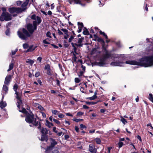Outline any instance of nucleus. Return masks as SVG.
<instances>
[{"label":"nucleus","instance_id":"nucleus-1","mask_svg":"<svg viewBox=\"0 0 153 153\" xmlns=\"http://www.w3.org/2000/svg\"><path fill=\"white\" fill-rule=\"evenodd\" d=\"M16 99L17 100V107L19 108V111L24 113L26 114V117L25 118L26 122L28 123H32L34 125H36L38 123L36 122V119L34 117V115L32 113L30 114L27 113V111L26 110L23 108L22 109H20V108H22L23 103L21 100V96H16Z\"/></svg>","mask_w":153,"mask_h":153},{"label":"nucleus","instance_id":"nucleus-2","mask_svg":"<svg viewBox=\"0 0 153 153\" xmlns=\"http://www.w3.org/2000/svg\"><path fill=\"white\" fill-rule=\"evenodd\" d=\"M31 19H32L34 20L35 21L33 22V25L31 24H28L27 25V29L30 33H32L34 30L36 29V23L39 24L41 22V18L38 16H36L35 15H33L31 17Z\"/></svg>","mask_w":153,"mask_h":153},{"label":"nucleus","instance_id":"nucleus-3","mask_svg":"<svg viewBox=\"0 0 153 153\" xmlns=\"http://www.w3.org/2000/svg\"><path fill=\"white\" fill-rule=\"evenodd\" d=\"M51 145V146L48 147L46 150V151L48 152H50L51 150H52V153H59V151L58 150V148H57L53 147L55 145L57 144V142L53 139H50Z\"/></svg>","mask_w":153,"mask_h":153},{"label":"nucleus","instance_id":"nucleus-4","mask_svg":"<svg viewBox=\"0 0 153 153\" xmlns=\"http://www.w3.org/2000/svg\"><path fill=\"white\" fill-rule=\"evenodd\" d=\"M11 19V15L7 12H3L0 16V20L1 21H10Z\"/></svg>","mask_w":153,"mask_h":153},{"label":"nucleus","instance_id":"nucleus-5","mask_svg":"<svg viewBox=\"0 0 153 153\" xmlns=\"http://www.w3.org/2000/svg\"><path fill=\"white\" fill-rule=\"evenodd\" d=\"M22 31L23 33H21L19 31H18V34L19 38L22 39H26L27 37L30 36L27 31L24 28L22 29Z\"/></svg>","mask_w":153,"mask_h":153},{"label":"nucleus","instance_id":"nucleus-6","mask_svg":"<svg viewBox=\"0 0 153 153\" xmlns=\"http://www.w3.org/2000/svg\"><path fill=\"white\" fill-rule=\"evenodd\" d=\"M24 10L21 8L16 7H11L8 9L9 11L11 13H19Z\"/></svg>","mask_w":153,"mask_h":153},{"label":"nucleus","instance_id":"nucleus-7","mask_svg":"<svg viewBox=\"0 0 153 153\" xmlns=\"http://www.w3.org/2000/svg\"><path fill=\"white\" fill-rule=\"evenodd\" d=\"M68 2L71 4L74 3L75 4H81L82 6H84V4H83L82 1L80 0H68Z\"/></svg>","mask_w":153,"mask_h":153},{"label":"nucleus","instance_id":"nucleus-8","mask_svg":"<svg viewBox=\"0 0 153 153\" xmlns=\"http://www.w3.org/2000/svg\"><path fill=\"white\" fill-rule=\"evenodd\" d=\"M89 151L91 153H96V149L95 148L94 146L92 144L89 145Z\"/></svg>","mask_w":153,"mask_h":153},{"label":"nucleus","instance_id":"nucleus-9","mask_svg":"<svg viewBox=\"0 0 153 153\" xmlns=\"http://www.w3.org/2000/svg\"><path fill=\"white\" fill-rule=\"evenodd\" d=\"M83 40V38H79L78 41V44H76L75 45L79 47H81L82 46L83 44L82 42Z\"/></svg>","mask_w":153,"mask_h":153},{"label":"nucleus","instance_id":"nucleus-10","mask_svg":"<svg viewBox=\"0 0 153 153\" xmlns=\"http://www.w3.org/2000/svg\"><path fill=\"white\" fill-rule=\"evenodd\" d=\"M4 97H2L1 101L0 102V107L2 108L6 106L7 104L5 102H3V99Z\"/></svg>","mask_w":153,"mask_h":153},{"label":"nucleus","instance_id":"nucleus-11","mask_svg":"<svg viewBox=\"0 0 153 153\" xmlns=\"http://www.w3.org/2000/svg\"><path fill=\"white\" fill-rule=\"evenodd\" d=\"M36 48V47H33V45L29 46L28 49L25 52H32L34 51Z\"/></svg>","mask_w":153,"mask_h":153},{"label":"nucleus","instance_id":"nucleus-12","mask_svg":"<svg viewBox=\"0 0 153 153\" xmlns=\"http://www.w3.org/2000/svg\"><path fill=\"white\" fill-rule=\"evenodd\" d=\"M10 79L11 76L10 75L7 76L5 79L4 83L6 84H8L10 82Z\"/></svg>","mask_w":153,"mask_h":153},{"label":"nucleus","instance_id":"nucleus-13","mask_svg":"<svg viewBox=\"0 0 153 153\" xmlns=\"http://www.w3.org/2000/svg\"><path fill=\"white\" fill-rule=\"evenodd\" d=\"M45 125L49 128L53 126V124L52 123L49 122L47 120H46Z\"/></svg>","mask_w":153,"mask_h":153},{"label":"nucleus","instance_id":"nucleus-14","mask_svg":"<svg viewBox=\"0 0 153 153\" xmlns=\"http://www.w3.org/2000/svg\"><path fill=\"white\" fill-rule=\"evenodd\" d=\"M40 140L42 141H47L48 140V138L47 136L46 135H42Z\"/></svg>","mask_w":153,"mask_h":153},{"label":"nucleus","instance_id":"nucleus-15","mask_svg":"<svg viewBox=\"0 0 153 153\" xmlns=\"http://www.w3.org/2000/svg\"><path fill=\"white\" fill-rule=\"evenodd\" d=\"M120 117L121 118L120 121L124 124L125 125L127 123V122L126 119H124L122 116H120Z\"/></svg>","mask_w":153,"mask_h":153},{"label":"nucleus","instance_id":"nucleus-16","mask_svg":"<svg viewBox=\"0 0 153 153\" xmlns=\"http://www.w3.org/2000/svg\"><path fill=\"white\" fill-rule=\"evenodd\" d=\"M41 133L45 134H47L48 131L47 129L45 128H42L41 130Z\"/></svg>","mask_w":153,"mask_h":153},{"label":"nucleus","instance_id":"nucleus-17","mask_svg":"<svg viewBox=\"0 0 153 153\" xmlns=\"http://www.w3.org/2000/svg\"><path fill=\"white\" fill-rule=\"evenodd\" d=\"M100 34L104 36L106 39H108V36L104 32H102L101 31H100ZM106 41L107 42H109V40H107Z\"/></svg>","mask_w":153,"mask_h":153},{"label":"nucleus","instance_id":"nucleus-18","mask_svg":"<svg viewBox=\"0 0 153 153\" xmlns=\"http://www.w3.org/2000/svg\"><path fill=\"white\" fill-rule=\"evenodd\" d=\"M14 66V64L13 63H11L9 65V68L7 70V71H9L10 70H11L13 68Z\"/></svg>","mask_w":153,"mask_h":153},{"label":"nucleus","instance_id":"nucleus-19","mask_svg":"<svg viewBox=\"0 0 153 153\" xmlns=\"http://www.w3.org/2000/svg\"><path fill=\"white\" fill-rule=\"evenodd\" d=\"M105 64L104 61H100L98 63V65L100 66H103Z\"/></svg>","mask_w":153,"mask_h":153},{"label":"nucleus","instance_id":"nucleus-20","mask_svg":"<svg viewBox=\"0 0 153 153\" xmlns=\"http://www.w3.org/2000/svg\"><path fill=\"white\" fill-rule=\"evenodd\" d=\"M28 3V1H26L22 5V7L23 8L25 7L27 5Z\"/></svg>","mask_w":153,"mask_h":153},{"label":"nucleus","instance_id":"nucleus-21","mask_svg":"<svg viewBox=\"0 0 153 153\" xmlns=\"http://www.w3.org/2000/svg\"><path fill=\"white\" fill-rule=\"evenodd\" d=\"M17 88H18V86H17V85H16V84H15L14 85V86H13V89L14 90V91H15V94L16 95L18 94H17L18 93H17V92L16 91L17 89Z\"/></svg>","mask_w":153,"mask_h":153},{"label":"nucleus","instance_id":"nucleus-22","mask_svg":"<svg viewBox=\"0 0 153 153\" xmlns=\"http://www.w3.org/2000/svg\"><path fill=\"white\" fill-rule=\"evenodd\" d=\"M3 90L6 92L8 90V87L5 85H4L3 87Z\"/></svg>","mask_w":153,"mask_h":153},{"label":"nucleus","instance_id":"nucleus-23","mask_svg":"<svg viewBox=\"0 0 153 153\" xmlns=\"http://www.w3.org/2000/svg\"><path fill=\"white\" fill-rule=\"evenodd\" d=\"M95 141L97 144H100L101 143V140L99 138H96L95 139Z\"/></svg>","mask_w":153,"mask_h":153},{"label":"nucleus","instance_id":"nucleus-24","mask_svg":"<svg viewBox=\"0 0 153 153\" xmlns=\"http://www.w3.org/2000/svg\"><path fill=\"white\" fill-rule=\"evenodd\" d=\"M34 61L32 60L28 59L26 61V62L27 63H29L31 65H32L34 63Z\"/></svg>","mask_w":153,"mask_h":153},{"label":"nucleus","instance_id":"nucleus-25","mask_svg":"<svg viewBox=\"0 0 153 153\" xmlns=\"http://www.w3.org/2000/svg\"><path fill=\"white\" fill-rule=\"evenodd\" d=\"M29 45L27 43H25L23 45V47L25 49H28L29 47Z\"/></svg>","mask_w":153,"mask_h":153},{"label":"nucleus","instance_id":"nucleus-26","mask_svg":"<svg viewBox=\"0 0 153 153\" xmlns=\"http://www.w3.org/2000/svg\"><path fill=\"white\" fill-rule=\"evenodd\" d=\"M52 112L53 114L55 115H57L59 113V112L58 111L55 110H52Z\"/></svg>","mask_w":153,"mask_h":153},{"label":"nucleus","instance_id":"nucleus-27","mask_svg":"<svg viewBox=\"0 0 153 153\" xmlns=\"http://www.w3.org/2000/svg\"><path fill=\"white\" fill-rule=\"evenodd\" d=\"M53 72L51 70V69L47 71V74L48 75L51 76L52 75Z\"/></svg>","mask_w":153,"mask_h":153},{"label":"nucleus","instance_id":"nucleus-28","mask_svg":"<svg viewBox=\"0 0 153 153\" xmlns=\"http://www.w3.org/2000/svg\"><path fill=\"white\" fill-rule=\"evenodd\" d=\"M97 98V96H92L91 97H88L87 98L88 99H90L91 100H94Z\"/></svg>","mask_w":153,"mask_h":153},{"label":"nucleus","instance_id":"nucleus-29","mask_svg":"<svg viewBox=\"0 0 153 153\" xmlns=\"http://www.w3.org/2000/svg\"><path fill=\"white\" fill-rule=\"evenodd\" d=\"M53 122H54L55 123H56L57 124H58V125L60 124V123L59 121H58L56 119H53Z\"/></svg>","mask_w":153,"mask_h":153},{"label":"nucleus","instance_id":"nucleus-30","mask_svg":"<svg viewBox=\"0 0 153 153\" xmlns=\"http://www.w3.org/2000/svg\"><path fill=\"white\" fill-rule=\"evenodd\" d=\"M45 69L47 71L50 69V67L49 65H47L45 67Z\"/></svg>","mask_w":153,"mask_h":153},{"label":"nucleus","instance_id":"nucleus-31","mask_svg":"<svg viewBox=\"0 0 153 153\" xmlns=\"http://www.w3.org/2000/svg\"><path fill=\"white\" fill-rule=\"evenodd\" d=\"M74 80L75 82L76 83H78L81 81L78 78H75Z\"/></svg>","mask_w":153,"mask_h":153},{"label":"nucleus","instance_id":"nucleus-32","mask_svg":"<svg viewBox=\"0 0 153 153\" xmlns=\"http://www.w3.org/2000/svg\"><path fill=\"white\" fill-rule=\"evenodd\" d=\"M61 30L64 32L65 34L68 33V31L66 29L62 28L61 29Z\"/></svg>","mask_w":153,"mask_h":153},{"label":"nucleus","instance_id":"nucleus-33","mask_svg":"<svg viewBox=\"0 0 153 153\" xmlns=\"http://www.w3.org/2000/svg\"><path fill=\"white\" fill-rule=\"evenodd\" d=\"M80 127L81 129H83L84 128H86V127L84 125L82 124H80Z\"/></svg>","mask_w":153,"mask_h":153},{"label":"nucleus","instance_id":"nucleus-34","mask_svg":"<svg viewBox=\"0 0 153 153\" xmlns=\"http://www.w3.org/2000/svg\"><path fill=\"white\" fill-rule=\"evenodd\" d=\"M37 108H39V110L42 111H43L44 110V108L40 105H39V107H38Z\"/></svg>","mask_w":153,"mask_h":153},{"label":"nucleus","instance_id":"nucleus-35","mask_svg":"<svg viewBox=\"0 0 153 153\" xmlns=\"http://www.w3.org/2000/svg\"><path fill=\"white\" fill-rule=\"evenodd\" d=\"M123 145V143L122 142L120 141L118 143V145L119 148H120Z\"/></svg>","mask_w":153,"mask_h":153},{"label":"nucleus","instance_id":"nucleus-36","mask_svg":"<svg viewBox=\"0 0 153 153\" xmlns=\"http://www.w3.org/2000/svg\"><path fill=\"white\" fill-rule=\"evenodd\" d=\"M51 33L50 32H48L46 33V36L47 37L51 38Z\"/></svg>","mask_w":153,"mask_h":153},{"label":"nucleus","instance_id":"nucleus-37","mask_svg":"<svg viewBox=\"0 0 153 153\" xmlns=\"http://www.w3.org/2000/svg\"><path fill=\"white\" fill-rule=\"evenodd\" d=\"M78 25H80V27H79V28H80L81 29L82 27H83V24L82 22H78Z\"/></svg>","mask_w":153,"mask_h":153},{"label":"nucleus","instance_id":"nucleus-38","mask_svg":"<svg viewBox=\"0 0 153 153\" xmlns=\"http://www.w3.org/2000/svg\"><path fill=\"white\" fill-rule=\"evenodd\" d=\"M58 116L59 118H63L64 117V115L63 114H60L58 115Z\"/></svg>","mask_w":153,"mask_h":153},{"label":"nucleus","instance_id":"nucleus-39","mask_svg":"<svg viewBox=\"0 0 153 153\" xmlns=\"http://www.w3.org/2000/svg\"><path fill=\"white\" fill-rule=\"evenodd\" d=\"M33 105L34 106L36 107L37 108H38V107H39V105L38 103H33Z\"/></svg>","mask_w":153,"mask_h":153},{"label":"nucleus","instance_id":"nucleus-40","mask_svg":"<svg viewBox=\"0 0 153 153\" xmlns=\"http://www.w3.org/2000/svg\"><path fill=\"white\" fill-rule=\"evenodd\" d=\"M83 113L82 112H79L77 114V116H81L83 114Z\"/></svg>","mask_w":153,"mask_h":153},{"label":"nucleus","instance_id":"nucleus-41","mask_svg":"<svg viewBox=\"0 0 153 153\" xmlns=\"http://www.w3.org/2000/svg\"><path fill=\"white\" fill-rule=\"evenodd\" d=\"M69 35L68 34V33L67 34H65L64 36V38L65 39H67Z\"/></svg>","mask_w":153,"mask_h":153},{"label":"nucleus","instance_id":"nucleus-42","mask_svg":"<svg viewBox=\"0 0 153 153\" xmlns=\"http://www.w3.org/2000/svg\"><path fill=\"white\" fill-rule=\"evenodd\" d=\"M83 33L84 35H88L89 33L88 31L87 30L84 31Z\"/></svg>","mask_w":153,"mask_h":153},{"label":"nucleus","instance_id":"nucleus-43","mask_svg":"<svg viewBox=\"0 0 153 153\" xmlns=\"http://www.w3.org/2000/svg\"><path fill=\"white\" fill-rule=\"evenodd\" d=\"M74 37L73 36H71L69 39V42H71L72 39L74 38Z\"/></svg>","mask_w":153,"mask_h":153},{"label":"nucleus","instance_id":"nucleus-44","mask_svg":"<svg viewBox=\"0 0 153 153\" xmlns=\"http://www.w3.org/2000/svg\"><path fill=\"white\" fill-rule=\"evenodd\" d=\"M17 51V49H15L14 51H12V53L13 55H14L15 54L16 52Z\"/></svg>","mask_w":153,"mask_h":153},{"label":"nucleus","instance_id":"nucleus-45","mask_svg":"<svg viewBox=\"0 0 153 153\" xmlns=\"http://www.w3.org/2000/svg\"><path fill=\"white\" fill-rule=\"evenodd\" d=\"M148 98L153 103V96H149Z\"/></svg>","mask_w":153,"mask_h":153},{"label":"nucleus","instance_id":"nucleus-46","mask_svg":"<svg viewBox=\"0 0 153 153\" xmlns=\"http://www.w3.org/2000/svg\"><path fill=\"white\" fill-rule=\"evenodd\" d=\"M21 1H17L16 2V4L18 6H20L21 4Z\"/></svg>","mask_w":153,"mask_h":153},{"label":"nucleus","instance_id":"nucleus-47","mask_svg":"<svg viewBox=\"0 0 153 153\" xmlns=\"http://www.w3.org/2000/svg\"><path fill=\"white\" fill-rule=\"evenodd\" d=\"M43 42L45 44H49V43L47 41V39H45L43 40Z\"/></svg>","mask_w":153,"mask_h":153},{"label":"nucleus","instance_id":"nucleus-48","mask_svg":"<svg viewBox=\"0 0 153 153\" xmlns=\"http://www.w3.org/2000/svg\"><path fill=\"white\" fill-rule=\"evenodd\" d=\"M40 75V73L39 72H37L35 74V76L36 77H38Z\"/></svg>","mask_w":153,"mask_h":153},{"label":"nucleus","instance_id":"nucleus-49","mask_svg":"<svg viewBox=\"0 0 153 153\" xmlns=\"http://www.w3.org/2000/svg\"><path fill=\"white\" fill-rule=\"evenodd\" d=\"M73 120L76 122H78L80 121L79 119L74 118L73 119Z\"/></svg>","mask_w":153,"mask_h":153},{"label":"nucleus","instance_id":"nucleus-50","mask_svg":"<svg viewBox=\"0 0 153 153\" xmlns=\"http://www.w3.org/2000/svg\"><path fill=\"white\" fill-rule=\"evenodd\" d=\"M73 59L74 61H76V57L75 55L74 54V57Z\"/></svg>","mask_w":153,"mask_h":153},{"label":"nucleus","instance_id":"nucleus-51","mask_svg":"<svg viewBox=\"0 0 153 153\" xmlns=\"http://www.w3.org/2000/svg\"><path fill=\"white\" fill-rule=\"evenodd\" d=\"M137 138L140 141H142V139H141V137H140V136L138 135L137 136Z\"/></svg>","mask_w":153,"mask_h":153},{"label":"nucleus","instance_id":"nucleus-52","mask_svg":"<svg viewBox=\"0 0 153 153\" xmlns=\"http://www.w3.org/2000/svg\"><path fill=\"white\" fill-rule=\"evenodd\" d=\"M41 113L42 114V116H43V117L44 118H45L46 117V115L43 112H42Z\"/></svg>","mask_w":153,"mask_h":153},{"label":"nucleus","instance_id":"nucleus-53","mask_svg":"<svg viewBox=\"0 0 153 153\" xmlns=\"http://www.w3.org/2000/svg\"><path fill=\"white\" fill-rule=\"evenodd\" d=\"M56 84L58 85L59 86L60 85V82H59V80H58L57 79L56 80Z\"/></svg>","mask_w":153,"mask_h":153},{"label":"nucleus","instance_id":"nucleus-54","mask_svg":"<svg viewBox=\"0 0 153 153\" xmlns=\"http://www.w3.org/2000/svg\"><path fill=\"white\" fill-rule=\"evenodd\" d=\"M98 41L99 42H103V39L101 38H99L98 39Z\"/></svg>","mask_w":153,"mask_h":153},{"label":"nucleus","instance_id":"nucleus-55","mask_svg":"<svg viewBox=\"0 0 153 153\" xmlns=\"http://www.w3.org/2000/svg\"><path fill=\"white\" fill-rule=\"evenodd\" d=\"M80 90L83 93L84 92H85V90L84 88L82 87H81L80 88Z\"/></svg>","mask_w":153,"mask_h":153},{"label":"nucleus","instance_id":"nucleus-56","mask_svg":"<svg viewBox=\"0 0 153 153\" xmlns=\"http://www.w3.org/2000/svg\"><path fill=\"white\" fill-rule=\"evenodd\" d=\"M42 58L41 57H39L37 58V60L39 61V62H40L41 61Z\"/></svg>","mask_w":153,"mask_h":153},{"label":"nucleus","instance_id":"nucleus-57","mask_svg":"<svg viewBox=\"0 0 153 153\" xmlns=\"http://www.w3.org/2000/svg\"><path fill=\"white\" fill-rule=\"evenodd\" d=\"M82 107L84 109H88V107L85 105H83Z\"/></svg>","mask_w":153,"mask_h":153},{"label":"nucleus","instance_id":"nucleus-58","mask_svg":"<svg viewBox=\"0 0 153 153\" xmlns=\"http://www.w3.org/2000/svg\"><path fill=\"white\" fill-rule=\"evenodd\" d=\"M75 130L77 132H78L79 131V128L77 126H76L75 127Z\"/></svg>","mask_w":153,"mask_h":153},{"label":"nucleus","instance_id":"nucleus-59","mask_svg":"<svg viewBox=\"0 0 153 153\" xmlns=\"http://www.w3.org/2000/svg\"><path fill=\"white\" fill-rule=\"evenodd\" d=\"M2 10L3 11V12H5L6 11V9L5 7H2L1 8Z\"/></svg>","mask_w":153,"mask_h":153},{"label":"nucleus","instance_id":"nucleus-60","mask_svg":"<svg viewBox=\"0 0 153 153\" xmlns=\"http://www.w3.org/2000/svg\"><path fill=\"white\" fill-rule=\"evenodd\" d=\"M54 5L53 4H52L51 5V9L53 10L54 9Z\"/></svg>","mask_w":153,"mask_h":153},{"label":"nucleus","instance_id":"nucleus-61","mask_svg":"<svg viewBox=\"0 0 153 153\" xmlns=\"http://www.w3.org/2000/svg\"><path fill=\"white\" fill-rule=\"evenodd\" d=\"M9 33V30L8 29H7L6 31V34L7 35H8Z\"/></svg>","mask_w":153,"mask_h":153},{"label":"nucleus","instance_id":"nucleus-62","mask_svg":"<svg viewBox=\"0 0 153 153\" xmlns=\"http://www.w3.org/2000/svg\"><path fill=\"white\" fill-rule=\"evenodd\" d=\"M53 130L55 132L57 133V131L56 130V127H53Z\"/></svg>","mask_w":153,"mask_h":153},{"label":"nucleus","instance_id":"nucleus-63","mask_svg":"<svg viewBox=\"0 0 153 153\" xmlns=\"http://www.w3.org/2000/svg\"><path fill=\"white\" fill-rule=\"evenodd\" d=\"M66 115L67 116H71V117H73V115L72 114H71L69 113H66Z\"/></svg>","mask_w":153,"mask_h":153},{"label":"nucleus","instance_id":"nucleus-64","mask_svg":"<svg viewBox=\"0 0 153 153\" xmlns=\"http://www.w3.org/2000/svg\"><path fill=\"white\" fill-rule=\"evenodd\" d=\"M48 14L49 15H51L52 14V13L51 11L49 10L48 11Z\"/></svg>","mask_w":153,"mask_h":153}]
</instances>
